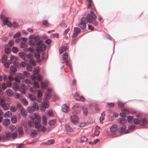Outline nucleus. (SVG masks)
<instances>
[{
    "instance_id": "obj_1",
    "label": "nucleus",
    "mask_w": 148,
    "mask_h": 148,
    "mask_svg": "<svg viewBox=\"0 0 148 148\" xmlns=\"http://www.w3.org/2000/svg\"><path fill=\"white\" fill-rule=\"evenodd\" d=\"M43 41L42 40H41L35 42V47L38 46L36 49V51H43L41 45L42 44H43Z\"/></svg>"
},
{
    "instance_id": "obj_2",
    "label": "nucleus",
    "mask_w": 148,
    "mask_h": 148,
    "mask_svg": "<svg viewBox=\"0 0 148 148\" xmlns=\"http://www.w3.org/2000/svg\"><path fill=\"white\" fill-rule=\"evenodd\" d=\"M71 122L74 125H76V123L79 122V118L77 115L74 114L73 116H71Z\"/></svg>"
},
{
    "instance_id": "obj_3",
    "label": "nucleus",
    "mask_w": 148,
    "mask_h": 148,
    "mask_svg": "<svg viewBox=\"0 0 148 148\" xmlns=\"http://www.w3.org/2000/svg\"><path fill=\"white\" fill-rule=\"evenodd\" d=\"M117 127V126L115 124L112 125L110 127V130L112 134L113 135L115 134V132L116 130Z\"/></svg>"
},
{
    "instance_id": "obj_4",
    "label": "nucleus",
    "mask_w": 148,
    "mask_h": 148,
    "mask_svg": "<svg viewBox=\"0 0 148 148\" xmlns=\"http://www.w3.org/2000/svg\"><path fill=\"white\" fill-rule=\"evenodd\" d=\"M148 123L147 119L145 117L141 118L140 119V125L141 126H145Z\"/></svg>"
},
{
    "instance_id": "obj_5",
    "label": "nucleus",
    "mask_w": 148,
    "mask_h": 148,
    "mask_svg": "<svg viewBox=\"0 0 148 148\" xmlns=\"http://www.w3.org/2000/svg\"><path fill=\"white\" fill-rule=\"evenodd\" d=\"M62 111L67 113L69 112V109L68 106L66 104H64L62 106Z\"/></svg>"
},
{
    "instance_id": "obj_6",
    "label": "nucleus",
    "mask_w": 148,
    "mask_h": 148,
    "mask_svg": "<svg viewBox=\"0 0 148 148\" xmlns=\"http://www.w3.org/2000/svg\"><path fill=\"white\" fill-rule=\"evenodd\" d=\"M33 122H35V120H36L38 123H40L41 121V118L38 114H35L34 115V118H32V119Z\"/></svg>"
},
{
    "instance_id": "obj_7",
    "label": "nucleus",
    "mask_w": 148,
    "mask_h": 148,
    "mask_svg": "<svg viewBox=\"0 0 148 148\" xmlns=\"http://www.w3.org/2000/svg\"><path fill=\"white\" fill-rule=\"evenodd\" d=\"M10 73L11 74L13 75L15 74L17 71V69L16 67H14V65H11L10 68Z\"/></svg>"
},
{
    "instance_id": "obj_8",
    "label": "nucleus",
    "mask_w": 148,
    "mask_h": 148,
    "mask_svg": "<svg viewBox=\"0 0 148 148\" xmlns=\"http://www.w3.org/2000/svg\"><path fill=\"white\" fill-rule=\"evenodd\" d=\"M86 21H87V22L90 23H92L93 21V19H92V17L91 15L89 14H88L86 15Z\"/></svg>"
},
{
    "instance_id": "obj_9",
    "label": "nucleus",
    "mask_w": 148,
    "mask_h": 148,
    "mask_svg": "<svg viewBox=\"0 0 148 148\" xmlns=\"http://www.w3.org/2000/svg\"><path fill=\"white\" fill-rule=\"evenodd\" d=\"M68 47L67 46H64L61 47L59 49V53L60 54H61L64 51H65L67 50Z\"/></svg>"
},
{
    "instance_id": "obj_10",
    "label": "nucleus",
    "mask_w": 148,
    "mask_h": 148,
    "mask_svg": "<svg viewBox=\"0 0 148 148\" xmlns=\"http://www.w3.org/2000/svg\"><path fill=\"white\" fill-rule=\"evenodd\" d=\"M136 126L135 125H132L129 126L128 127V129L125 132V134H127L129 133V130H133L136 127Z\"/></svg>"
},
{
    "instance_id": "obj_11",
    "label": "nucleus",
    "mask_w": 148,
    "mask_h": 148,
    "mask_svg": "<svg viewBox=\"0 0 148 148\" xmlns=\"http://www.w3.org/2000/svg\"><path fill=\"white\" fill-rule=\"evenodd\" d=\"M10 123V121L8 119H5L3 121L2 124L3 125L6 126Z\"/></svg>"
},
{
    "instance_id": "obj_12",
    "label": "nucleus",
    "mask_w": 148,
    "mask_h": 148,
    "mask_svg": "<svg viewBox=\"0 0 148 148\" xmlns=\"http://www.w3.org/2000/svg\"><path fill=\"white\" fill-rule=\"evenodd\" d=\"M20 112L21 115L23 117L25 118L26 117L27 113L25 109L23 108H22L20 110Z\"/></svg>"
},
{
    "instance_id": "obj_13",
    "label": "nucleus",
    "mask_w": 148,
    "mask_h": 148,
    "mask_svg": "<svg viewBox=\"0 0 148 148\" xmlns=\"http://www.w3.org/2000/svg\"><path fill=\"white\" fill-rule=\"evenodd\" d=\"M8 128L12 132H17L16 127L12 124L10 125Z\"/></svg>"
},
{
    "instance_id": "obj_14",
    "label": "nucleus",
    "mask_w": 148,
    "mask_h": 148,
    "mask_svg": "<svg viewBox=\"0 0 148 148\" xmlns=\"http://www.w3.org/2000/svg\"><path fill=\"white\" fill-rule=\"evenodd\" d=\"M127 126L126 125H123L122 126L119 128V132H120L123 133L125 132V130L126 129Z\"/></svg>"
},
{
    "instance_id": "obj_15",
    "label": "nucleus",
    "mask_w": 148,
    "mask_h": 148,
    "mask_svg": "<svg viewBox=\"0 0 148 148\" xmlns=\"http://www.w3.org/2000/svg\"><path fill=\"white\" fill-rule=\"evenodd\" d=\"M12 123L13 124H15L17 121V116L16 115H13L11 118Z\"/></svg>"
},
{
    "instance_id": "obj_16",
    "label": "nucleus",
    "mask_w": 148,
    "mask_h": 148,
    "mask_svg": "<svg viewBox=\"0 0 148 148\" xmlns=\"http://www.w3.org/2000/svg\"><path fill=\"white\" fill-rule=\"evenodd\" d=\"M18 55L20 58L24 60L26 57L27 54L23 52H21L19 53Z\"/></svg>"
},
{
    "instance_id": "obj_17",
    "label": "nucleus",
    "mask_w": 148,
    "mask_h": 148,
    "mask_svg": "<svg viewBox=\"0 0 148 148\" xmlns=\"http://www.w3.org/2000/svg\"><path fill=\"white\" fill-rule=\"evenodd\" d=\"M4 52L6 54H9L11 51V49L10 47H5V45L4 46Z\"/></svg>"
},
{
    "instance_id": "obj_18",
    "label": "nucleus",
    "mask_w": 148,
    "mask_h": 148,
    "mask_svg": "<svg viewBox=\"0 0 148 148\" xmlns=\"http://www.w3.org/2000/svg\"><path fill=\"white\" fill-rule=\"evenodd\" d=\"M119 123L121 124H123L126 123L127 121L126 119L120 118L119 119Z\"/></svg>"
},
{
    "instance_id": "obj_19",
    "label": "nucleus",
    "mask_w": 148,
    "mask_h": 148,
    "mask_svg": "<svg viewBox=\"0 0 148 148\" xmlns=\"http://www.w3.org/2000/svg\"><path fill=\"white\" fill-rule=\"evenodd\" d=\"M5 92L8 94L10 96H12L13 95V90L10 89H8L6 90Z\"/></svg>"
},
{
    "instance_id": "obj_20",
    "label": "nucleus",
    "mask_w": 148,
    "mask_h": 148,
    "mask_svg": "<svg viewBox=\"0 0 148 148\" xmlns=\"http://www.w3.org/2000/svg\"><path fill=\"white\" fill-rule=\"evenodd\" d=\"M32 106L35 110L38 111V105L36 102H34L33 106Z\"/></svg>"
},
{
    "instance_id": "obj_21",
    "label": "nucleus",
    "mask_w": 148,
    "mask_h": 148,
    "mask_svg": "<svg viewBox=\"0 0 148 148\" xmlns=\"http://www.w3.org/2000/svg\"><path fill=\"white\" fill-rule=\"evenodd\" d=\"M3 109L4 110H6L9 108L8 104L7 103H4L1 106Z\"/></svg>"
},
{
    "instance_id": "obj_22",
    "label": "nucleus",
    "mask_w": 148,
    "mask_h": 148,
    "mask_svg": "<svg viewBox=\"0 0 148 148\" xmlns=\"http://www.w3.org/2000/svg\"><path fill=\"white\" fill-rule=\"evenodd\" d=\"M14 41L13 40H10L9 41L8 45H5V47H8L9 46L12 47L14 45Z\"/></svg>"
},
{
    "instance_id": "obj_23",
    "label": "nucleus",
    "mask_w": 148,
    "mask_h": 148,
    "mask_svg": "<svg viewBox=\"0 0 148 148\" xmlns=\"http://www.w3.org/2000/svg\"><path fill=\"white\" fill-rule=\"evenodd\" d=\"M86 20V18L85 17H82L80 20V22L78 23V25H82V24H86L85 23Z\"/></svg>"
},
{
    "instance_id": "obj_24",
    "label": "nucleus",
    "mask_w": 148,
    "mask_h": 148,
    "mask_svg": "<svg viewBox=\"0 0 148 148\" xmlns=\"http://www.w3.org/2000/svg\"><path fill=\"white\" fill-rule=\"evenodd\" d=\"M56 121V119L50 120L48 122V124L50 126H52L55 124Z\"/></svg>"
},
{
    "instance_id": "obj_25",
    "label": "nucleus",
    "mask_w": 148,
    "mask_h": 148,
    "mask_svg": "<svg viewBox=\"0 0 148 148\" xmlns=\"http://www.w3.org/2000/svg\"><path fill=\"white\" fill-rule=\"evenodd\" d=\"M42 123L44 125H46L47 124V120L45 116H44L42 118Z\"/></svg>"
},
{
    "instance_id": "obj_26",
    "label": "nucleus",
    "mask_w": 148,
    "mask_h": 148,
    "mask_svg": "<svg viewBox=\"0 0 148 148\" xmlns=\"http://www.w3.org/2000/svg\"><path fill=\"white\" fill-rule=\"evenodd\" d=\"M88 138H86L84 136H81L80 139L81 143L86 142L88 140Z\"/></svg>"
},
{
    "instance_id": "obj_27",
    "label": "nucleus",
    "mask_w": 148,
    "mask_h": 148,
    "mask_svg": "<svg viewBox=\"0 0 148 148\" xmlns=\"http://www.w3.org/2000/svg\"><path fill=\"white\" fill-rule=\"evenodd\" d=\"M16 76L18 77V78L21 80L24 79L25 77L23 74L21 73H18L16 75Z\"/></svg>"
},
{
    "instance_id": "obj_28",
    "label": "nucleus",
    "mask_w": 148,
    "mask_h": 148,
    "mask_svg": "<svg viewBox=\"0 0 148 148\" xmlns=\"http://www.w3.org/2000/svg\"><path fill=\"white\" fill-rule=\"evenodd\" d=\"M7 60V56L5 54H4L2 56L1 62L2 63H4Z\"/></svg>"
},
{
    "instance_id": "obj_29",
    "label": "nucleus",
    "mask_w": 148,
    "mask_h": 148,
    "mask_svg": "<svg viewBox=\"0 0 148 148\" xmlns=\"http://www.w3.org/2000/svg\"><path fill=\"white\" fill-rule=\"evenodd\" d=\"M36 79L39 82L41 81L43 79V77L40 74H37Z\"/></svg>"
},
{
    "instance_id": "obj_30",
    "label": "nucleus",
    "mask_w": 148,
    "mask_h": 148,
    "mask_svg": "<svg viewBox=\"0 0 148 148\" xmlns=\"http://www.w3.org/2000/svg\"><path fill=\"white\" fill-rule=\"evenodd\" d=\"M30 91L31 92L34 93L37 92V89L34 86H32L30 87Z\"/></svg>"
},
{
    "instance_id": "obj_31",
    "label": "nucleus",
    "mask_w": 148,
    "mask_h": 148,
    "mask_svg": "<svg viewBox=\"0 0 148 148\" xmlns=\"http://www.w3.org/2000/svg\"><path fill=\"white\" fill-rule=\"evenodd\" d=\"M82 108L83 111V114L85 116L87 115L88 112L87 108L83 106L82 107Z\"/></svg>"
},
{
    "instance_id": "obj_32",
    "label": "nucleus",
    "mask_w": 148,
    "mask_h": 148,
    "mask_svg": "<svg viewBox=\"0 0 148 148\" xmlns=\"http://www.w3.org/2000/svg\"><path fill=\"white\" fill-rule=\"evenodd\" d=\"M62 58L63 60L64 61L67 60L68 58V55L67 52H65L63 54Z\"/></svg>"
},
{
    "instance_id": "obj_33",
    "label": "nucleus",
    "mask_w": 148,
    "mask_h": 148,
    "mask_svg": "<svg viewBox=\"0 0 148 148\" xmlns=\"http://www.w3.org/2000/svg\"><path fill=\"white\" fill-rule=\"evenodd\" d=\"M133 122L134 124L139 125L140 124V119L138 118H134L133 119Z\"/></svg>"
},
{
    "instance_id": "obj_34",
    "label": "nucleus",
    "mask_w": 148,
    "mask_h": 148,
    "mask_svg": "<svg viewBox=\"0 0 148 148\" xmlns=\"http://www.w3.org/2000/svg\"><path fill=\"white\" fill-rule=\"evenodd\" d=\"M34 123L35 127L37 129V130L38 131L39 129V128L40 127L41 125L39 124V125H38V123L36 121V120H35V122H33Z\"/></svg>"
},
{
    "instance_id": "obj_35",
    "label": "nucleus",
    "mask_w": 148,
    "mask_h": 148,
    "mask_svg": "<svg viewBox=\"0 0 148 148\" xmlns=\"http://www.w3.org/2000/svg\"><path fill=\"white\" fill-rule=\"evenodd\" d=\"M17 132H14L12 133H11V138L12 139H15L17 137L18 134Z\"/></svg>"
},
{
    "instance_id": "obj_36",
    "label": "nucleus",
    "mask_w": 148,
    "mask_h": 148,
    "mask_svg": "<svg viewBox=\"0 0 148 148\" xmlns=\"http://www.w3.org/2000/svg\"><path fill=\"white\" fill-rule=\"evenodd\" d=\"M18 134L20 135H22L23 133V129L22 127H20L18 128Z\"/></svg>"
},
{
    "instance_id": "obj_37",
    "label": "nucleus",
    "mask_w": 148,
    "mask_h": 148,
    "mask_svg": "<svg viewBox=\"0 0 148 148\" xmlns=\"http://www.w3.org/2000/svg\"><path fill=\"white\" fill-rule=\"evenodd\" d=\"M27 110L29 113H32L35 111L32 106L28 107Z\"/></svg>"
},
{
    "instance_id": "obj_38",
    "label": "nucleus",
    "mask_w": 148,
    "mask_h": 148,
    "mask_svg": "<svg viewBox=\"0 0 148 148\" xmlns=\"http://www.w3.org/2000/svg\"><path fill=\"white\" fill-rule=\"evenodd\" d=\"M133 119V117L132 116H128L127 117V120L129 123L132 122V120Z\"/></svg>"
},
{
    "instance_id": "obj_39",
    "label": "nucleus",
    "mask_w": 148,
    "mask_h": 148,
    "mask_svg": "<svg viewBox=\"0 0 148 148\" xmlns=\"http://www.w3.org/2000/svg\"><path fill=\"white\" fill-rule=\"evenodd\" d=\"M23 50L25 52L29 51L30 52H34V50L33 48L29 47L28 48H25L23 49Z\"/></svg>"
},
{
    "instance_id": "obj_40",
    "label": "nucleus",
    "mask_w": 148,
    "mask_h": 148,
    "mask_svg": "<svg viewBox=\"0 0 148 148\" xmlns=\"http://www.w3.org/2000/svg\"><path fill=\"white\" fill-rule=\"evenodd\" d=\"M38 67L37 66L36 68H35L34 69L33 73L34 75H37V74H38V73L39 72V70L37 68Z\"/></svg>"
},
{
    "instance_id": "obj_41",
    "label": "nucleus",
    "mask_w": 148,
    "mask_h": 148,
    "mask_svg": "<svg viewBox=\"0 0 148 148\" xmlns=\"http://www.w3.org/2000/svg\"><path fill=\"white\" fill-rule=\"evenodd\" d=\"M12 52L15 53H16L19 51L18 49L16 47H13L12 48Z\"/></svg>"
},
{
    "instance_id": "obj_42",
    "label": "nucleus",
    "mask_w": 148,
    "mask_h": 148,
    "mask_svg": "<svg viewBox=\"0 0 148 148\" xmlns=\"http://www.w3.org/2000/svg\"><path fill=\"white\" fill-rule=\"evenodd\" d=\"M21 101L25 106H27L28 104V101L25 98H23L21 100Z\"/></svg>"
},
{
    "instance_id": "obj_43",
    "label": "nucleus",
    "mask_w": 148,
    "mask_h": 148,
    "mask_svg": "<svg viewBox=\"0 0 148 148\" xmlns=\"http://www.w3.org/2000/svg\"><path fill=\"white\" fill-rule=\"evenodd\" d=\"M18 60V58L16 56H14L12 55L10 57V61H11V62H12V60H15L16 61Z\"/></svg>"
},
{
    "instance_id": "obj_44",
    "label": "nucleus",
    "mask_w": 148,
    "mask_h": 148,
    "mask_svg": "<svg viewBox=\"0 0 148 148\" xmlns=\"http://www.w3.org/2000/svg\"><path fill=\"white\" fill-rule=\"evenodd\" d=\"M29 62L31 65L33 66H35L36 65L35 61L32 59H30Z\"/></svg>"
},
{
    "instance_id": "obj_45",
    "label": "nucleus",
    "mask_w": 148,
    "mask_h": 148,
    "mask_svg": "<svg viewBox=\"0 0 148 148\" xmlns=\"http://www.w3.org/2000/svg\"><path fill=\"white\" fill-rule=\"evenodd\" d=\"M107 106L110 108H112L114 107L115 106V103L114 102L112 103H107Z\"/></svg>"
},
{
    "instance_id": "obj_46",
    "label": "nucleus",
    "mask_w": 148,
    "mask_h": 148,
    "mask_svg": "<svg viewBox=\"0 0 148 148\" xmlns=\"http://www.w3.org/2000/svg\"><path fill=\"white\" fill-rule=\"evenodd\" d=\"M32 94H30L29 95V98L31 100L33 101H36V97L34 96L33 97H32Z\"/></svg>"
},
{
    "instance_id": "obj_47",
    "label": "nucleus",
    "mask_w": 148,
    "mask_h": 148,
    "mask_svg": "<svg viewBox=\"0 0 148 148\" xmlns=\"http://www.w3.org/2000/svg\"><path fill=\"white\" fill-rule=\"evenodd\" d=\"M12 113L10 111H7L5 114L4 117H5V115H6L8 117H10L12 116Z\"/></svg>"
},
{
    "instance_id": "obj_48",
    "label": "nucleus",
    "mask_w": 148,
    "mask_h": 148,
    "mask_svg": "<svg viewBox=\"0 0 148 148\" xmlns=\"http://www.w3.org/2000/svg\"><path fill=\"white\" fill-rule=\"evenodd\" d=\"M45 98L46 99H49L51 98V95L46 92L45 94Z\"/></svg>"
},
{
    "instance_id": "obj_49",
    "label": "nucleus",
    "mask_w": 148,
    "mask_h": 148,
    "mask_svg": "<svg viewBox=\"0 0 148 148\" xmlns=\"http://www.w3.org/2000/svg\"><path fill=\"white\" fill-rule=\"evenodd\" d=\"M34 57L37 59L40 58V54L38 52H35L34 54Z\"/></svg>"
},
{
    "instance_id": "obj_50",
    "label": "nucleus",
    "mask_w": 148,
    "mask_h": 148,
    "mask_svg": "<svg viewBox=\"0 0 148 148\" xmlns=\"http://www.w3.org/2000/svg\"><path fill=\"white\" fill-rule=\"evenodd\" d=\"M74 32L79 34L81 32V30L78 27H75L74 29Z\"/></svg>"
},
{
    "instance_id": "obj_51",
    "label": "nucleus",
    "mask_w": 148,
    "mask_h": 148,
    "mask_svg": "<svg viewBox=\"0 0 148 148\" xmlns=\"http://www.w3.org/2000/svg\"><path fill=\"white\" fill-rule=\"evenodd\" d=\"M37 96L38 98H40L42 96V93L41 91L40 90H38L37 91Z\"/></svg>"
},
{
    "instance_id": "obj_52",
    "label": "nucleus",
    "mask_w": 148,
    "mask_h": 148,
    "mask_svg": "<svg viewBox=\"0 0 148 148\" xmlns=\"http://www.w3.org/2000/svg\"><path fill=\"white\" fill-rule=\"evenodd\" d=\"M47 144L48 145L53 144L54 143V140L53 139H50L48 140Z\"/></svg>"
},
{
    "instance_id": "obj_53",
    "label": "nucleus",
    "mask_w": 148,
    "mask_h": 148,
    "mask_svg": "<svg viewBox=\"0 0 148 148\" xmlns=\"http://www.w3.org/2000/svg\"><path fill=\"white\" fill-rule=\"evenodd\" d=\"M46 128L44 126H43L41 127L40 129H39V130H38V132H40L42 131L43 132H44L46 131Z\"/></svg>"
},
{
    "instance_id": "obj_54",
    "label": "nucleus",
    "mask_w": 148,
    "mask_h": 148,
    "mask_svg": "<svg viewBox=\"0 0 148 148\" xmlns=\"http://www.w3.org/2000/svg\"><path fill=\"white\" fill-rule=\"evenodd\" d=\"M125 103L123 102L119 101L118 102V106L119 108H122L124 106Z\"/></svg>"
},
{
    "instance_id": "obj_55",
    "label": "nucleus",
    "mask_w": 148,
    "mask_h": 148,
    "mask_svg": "<svg viewBox=\"0 0 148 148\" xmlns=\"http://www.w3.org/2000/svg\"><path fill=\"white\" fill-rule=\"evenodd\" d=\"M5 138H6L7 139H9L11 137V133L10 132H9L7 133H5Z\"/></svg>"
},
{
    "instance_id": "obj_56",
    "label": "nucleus",
    "mask_w": 148,
    "mask_h": 148,
    "mask_svg": "<svg viewBox=\"0 0 148 148\" xmlns=\"http://www.w3.org/2000/svg\"><path fill=\"white\" fill-rule=\"evenodd\" d=\"M40 86L42 89H45L46 87V84L44 82H41L40 83Z\"/></svg>"
},
{
    "instance_id": "obj_57",
    "label": "nucleus",
    "mask_w": 148,
    "mask_h": 148,
    "mask_svg": "<svg viewBox=\"0 0 148 148\" xmlns=\"http://www.w3.org/2000/svg\"><path fill=\"white\" fill-rule=\"evenodd\" d=\"M40 37L38 36H35L34 39V42H36L40 40Z\"/></svg>"
},
{
    "instance_id": "obj_58",
    "label": "nucleus",
    "mask_w": 148,
    "mask_h": 148,
    "mask_svg": "<svg viewBox=\"0 0 148 148\" xmlns=\"http://www.w3.org/2000/svg\"><path fill=\"white\" fill-rule=\"evenodd\" d=\"M83 25H78V26L82 29H86V24H82Z\"/></svg>"
},
{
    "instance_id": "obj_59",
    "label": "nucleus",
    "mask_w": 148,
    "mask_h": 148,
    "mask_svg": "<svg viewBox=\"0 0 148 148\" xmlns=\"http://www.w3.org/2000/svg\"><path fill=\"white\" fill-rule=\"evenodd\" d=\"M41 104L42 105V106L43 107H47V108H49L48 104L46 102L43 101L42 102Z\"/></svg>"
},
{
    "instance_id": "obj_60",
    "label": "nucleus",
    "mask_w": 148,
    "mask_h": 148,
    "mask_svg": "<svg viewBox=\"0 0 148 148\" xmlns=\"http://www.w3.org/2000/svg\"><path fill=\"white\" fill-rule=\"evenodd\" d=\"M21 35V33L18 32L16 33L13 36L14 38H17L20 36Z\"/></svg>"
},
{
    "instance_id": "obj_61",
    "label": "nucleus",
    "mask_w": 148,
    "mask_h": 148,
    "mask_svg": "<svg viewBox=\"0 0 148 148\" xmlns=\"http://www.w3.org/2000/svg\"><path fill=\"white\" fill-rule=\"evenodd\" d=\"M77 42V40L76 39H73L71 42V45L73 46L75 45Z\"/></svg>"
},
{
    "instance_id": "obj_62",
    "label": "nucleus",
    "mask_w": 148,
    "mask_h": 148,
    "mask_svg": "<svg viewBox=\"0 0 148 148\" xmlns=\"http://www.w3.org/2000/svg\"><path fill=\"white\" fill-rule=\"evenodd\" d=\"M29 44L30 46H35V42L32 40H30L29 41Z\"/></svg>"
},
{
    "instance_id": "obj_63",
    "label": "nucleus",
    "mask_w": 148,
    "mask_h": 148,
    "mask_svg": "<svg viewBox=\"0 0 148 148\" xmlns=\"http://www.w3.org/2000/svg\"><path fill=\"white\" fill-rule=\"evenodd\" d=\"M33 86H36L37 88H39L40 85L39 83L38 82L36 81H35L34 82Z\"/></svg>"
},
{
    "instance_id": "obj_64",
    "label": "nucleus",
    "mask_w": 148,
    "mask_h": 148,
    "mask_svg": "<svg viewBox=\"0 0 148 148\" xmlns=\"http://www.w3.org/2000/svg\"><path fill=\"white\" fill-rule=\"evenodd\" d=\"M25 42H21V48H24L27 47V46H25Z\"/></svg>"
}]
</instances>
